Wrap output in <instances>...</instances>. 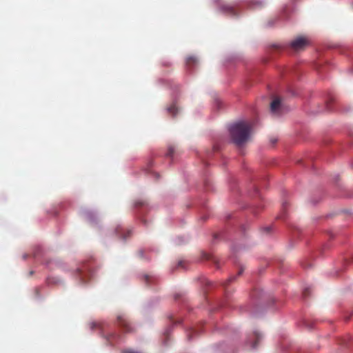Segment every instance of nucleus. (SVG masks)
<instances>
[{"label": "nucleus", "instance_id": "obj_16", "mask_svg": "<svg viewBox=\"0 0 353 353\" xmlns=\"http://www.w3.org/2000/svg\"><path fill=\"white\" fill-rule=\"evenodd\" d=\"M267 232H269L271 230V227L270 226H268V227H265L264 228Z\"/></svg>", "mask_w": 353, "mask_h": 353}, {"label": "nucleus", "instance_id": "obj_3", "mask_svg": "<svg viewBox=\"0 0 353 353\" xmlns=\"http://www.w3.org/2000/svg\"><path fill=\"white\" fill-rule=\"evenodd\" d=\"M309 43L310 41L307 37L299 36L291 41L290 46L292 50L299 51L304 49Z\"/></svg>", "mask_w": 353, "mask_h": 353}, {"label": "nucleus", "instance_id": "obj_17", "mask_svg": "<svg viewBox=\"0 0 353 353\" xmlns=\"http://www.w3.org/2000/svg\"><path fill=\"white\" fill-rule=\"evenodd\" d=\"M96 325H97V324H96L95 323H92L91 324V328H92V329H94V327Z\"/></svg>", "mask_w": 353, "mask_h": 353}, {"label": "nucleus", "instance_id": "obj_12", "mask_svg": "<svg viewBox=\"0 0 353 353\" xmlns=\"http://www.w3.org/2000/svg\"><path fill=\"white\" fill-rule=\"evenodd\" d=\"M197 334V330H195V329H191V330H190V332H189L188 333V334H187V337H188V339L189 340H190V339H192V334Z\"/></svg>", "mask_w": 353, "mask_h": 353}, {"label": "nucleus", "instance_id": "obj_13", "mask_svg": "<svg viewBox=\"0 0 353 353\" xmlns=\"http://www.w3.org/2000/svg\"><path fill=\"white\" fill-rule=\"evenodd\" d=\"M203 257L206 260H214V257L212 255H210V254H203Z\"/></svg>", "mask_w": 353, "mask_h": 353}, {"label": "nucleus", "instance_id": "obj_1", "mask_svg": "<svg viewBox=\"0 0 353 353\" xmlns=\"http://www.w3.org/2000/svg\"><path fill=\"white\" fill-rule=\"evenodd\" d=\"M253 126V122L248 120H240L230 124L228 130L231 141L239 148L245 146L251 140Z\"/></svg>", "mask_w": 353, "mask_h": 353}, {"label": "nucleus", "instance_id": "obj_7", "mask_svg": "<svg viewBox=\"0 0 353 353\" xmlns=\"http://www.w3.org/2000/svg\"><path fill=\"white\" fill-rule=\"evenodd\" d=\"M199 62L198 58L195 56H189L186 58V65L189 68L196 65Z\"/></svg>", "mask_w": 353, "mask_h": 353}, {"label": "nucleus", "instance_id": "obj_9", "mask_svg": "<svg viewBox=\"0 0 353 353\" xmlns=\"http://www.w3.org/2000/svg\"><path fill=\"white\" fill-rule=\"evenodd\" d=\"M251 3L253 8H256L262 7L264 4V2L261 0H252Z\"/></svg>", "mask_w": 353, "mask_h": 353}, {"label": "nucleus", "instance_id": "obj_15", "mask_svg": "<svg viewBox=\"0 0 353 353\" xmlns=\"http://www.w3.org/2000/svg\"><path fill=\"white\" fill-rule=\"evenodd\" d=\"M144 205V202H143V201H137L135 203L136 206H141V205Z\"/></svg>", "mask_w": 353, "mask_h": 353}, {"label": "nucleus", "instance_id": "obj_4", "mask_svg": "<svg viewBox=\"0 0 353 353\" xmlns=\"http://www.w3.org/2000/svg\"><path fill=\"white\" fill-rule=\"evenodd\" d=\"M271 113L275 117H280L285 112V108L279 98H275L270 104Z\"/></svg>", "mask_w": 353, "mask_h": 353}, {"label": "nucleus", "instance_id": "obj_18", "mask_svg": "<svg viewBox=\"0 0 353 353\" xmlns=\"http://www.w3.org/2000/svg\"><path fill=\"white\" fill-rule=\"evenodd\" d=\"M154 175L155 176V177L158 178L159 177V174H157V173H154Z\"/></svg>", "mask_w": 353, "mask_h": 353}, {"label": "nucleus", "instance_id": "obj_8", "mask_svg": "<svg viewBox=\"0 0 353 353\" xmlns=\"http://www.w3.org/2000/svg\"><path fill=\"white\" fill-rule=\"evenodd\" d=\"M115 232L117 233V234L119 235L123 239H126L127 236H130L131 233L130 230H127L125 234H123V232H124V230L120 226H118L115 229Z\"/></svg>", "mask_w": 353, "mask_h": 353}, {"label": "nucleus", "instance_id": "obj_20", "mask_svg": "<svg viewBox=\"0 0 353 353\" xmlns=\"http://www.w3.org/2000/svg\"><path fill=\"white\" fill-rule=\"evenodd\" d=\"M217 108H219V102L217 103Z\"/></svg>", "mask_w": 353, "mask_h": 353}, {"label": "nucleus", "instance_id": "obj_5", "mask_svg": "<svg viewBox=\"0 0 353 353\" xmlns=\"http://www.w3.org/2000/svg\"><path fill=\"white\" fill-rule=\"evenodd\" d=\"M117 324L125 332H130L132 331V328L130 327V323H128L127 319L123 316H118Z\"/></svg>", "mask_w": 353, "mask_h": 353}, {"label": "nucleus", "instance_id": "obj_21", "mask_svg": "<svg viewBox=\"0 0 353 353\" xmlns=\"http://www.w3.org/2000/svg\"><path fill=\"white\" fill-rule=\"evenodd\" d=\"M139 253H140V254H141V255H142L143 252H142V251H140V252H139Z\"/></svg>", "mask_w": 353, "mask_h": 353}, {"label": "nucleus", "instance_id": "obj_10", "mask_svg": "<svg viewBox=\"0 0 353 353\" xmlns=\"http://www.w3.org/2000/svg\"><path fill=\"white\" fill-rule=\"evenodd\" d=\"M168 112L173 116H175L178 112V109L175 105H172L168 108Z\"/></svg>", "mask_w": 353, "mask_h": 353}, {"label": "nucleus", "instance_id": "obj_11", "mask_svg": "<svg viewBox=\"0 0 353 353\" xmlns=\"http://www.w3.org/2000/svg\"><path fill=\"white\" fill-rule=\"evenodd\" d=\"M174 152V148L173 146H170L168 150V152L166 155L168 157H172Z\"/></svg>", "mask_w": 353, "mask_h": 353}, {"label": "nucleus", "instance_id": "obj_2", "mask_svg": "<svg viewBox=\"0 0 353 353\" xmlns=\"http://www.w3.org/2000/svg\"><path fill=\"white\" fill-rule=\"evenodd\" d=\"M263 338V334L258 330H254L249 334L245 340V345L252 350L256 349Z\"/></svg>", "mask_w": 353, "mask_h": 353}, {"label": "nucleus", "instance_id": "obj_14", "mask_svg": "<svg viewBox=\"0 0 353 353\" xmlns=\"http://www.w3.org/2000/svg\"><path fill=\"white\" fill-rule=\"evenodd\" d=\"M185 261H179L178 263V267L181 268H185L184 264Z\"/></svg>", "mask_w": 353, "mask_h": 353}, {"label": "nucleus", "instance_id": "obj_19", "mask_svg": "<svg viewBox=\"0 0 353 353\" xmlns=\"http://www.w3.org/2000/svg\"><path fill=\"white\" fill-rule=\"evenodd\" d=\"M218 237V234H214V238L216 239Z\"/></svg>", "mask_w": 353, "mask_h": 353}, {"label": "nucleus", "instance_id": "obj_6", "mask_svg": "<svg viewBox=\"0 0 353 353\" xmlns=\"http://www.w3.org/2000/svg\"><path fill=\"white\" fill-rule=\"evenodd\" d=\"M222 14H228L231 16H234L236 12L231 6L222 3Z\"/></svg>", "mask_w": 353, "mask_h": 353}]
</instances>
